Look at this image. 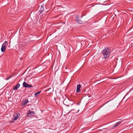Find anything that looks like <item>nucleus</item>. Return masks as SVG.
<instances>
[{"instance_id":"nucleus-1","label":"nucleus","mask_w":133,"mask_h":133,"mask_svg":"<svg viewBox=\"0 0 133 133\" xmlns=\"http://www.w3.org/2000/svg\"><path fill=\"white\" fill-rule=\"evenodd\" d=\"M111 52L110 49L108 47L105 48L102 50V52L105 59H106L109 56Z\"/></svg>"},{"instance_id":"nucleus-2","label":"nucleus","mask_w":133,"mask_h":133,"mask_svg":"<svg viewBox=\"0 0 133 133\" xmlns=\"http://www.w3.org/2000/svg\"><path fill=\"white\" fill-rule=\"evenodd\" d=\"M8 43L7 41H5L4 43H3L2 45V47L1 48V51L2 52H4L6 49V46L7 45H8Z\"/></svg>"},{"instance_id":"nucleus-3","label":"nucleus","mask_w":133,"mask_h":133,"mask_svg":"<svg viewBox=\"0 0 133 133\" xmlns=\"http://www.w3.org/2000/svg\"><path fill=\"white\" fill-rule=\"evenodd\" d=\"M44 4H41L39 6V8L40 9L39 10V11L40 12H42L44 10Z\"/></svg>"},{"instance_id":"nucleus-4","label":"nucleus","mask_w":133,"mask_h":133,"mask_svg":"<svg viewBox=\"0 0 133 133\" xmlns=\"http://www.w3.org/2000/svg\"><path fill=\"white\" fill-rule=\"evenodd\" d=\"M35 114V113L33 111H30L29 110V112L27 114V115L28 117H32L34 116Z\"/></svg>"},{"instance_id":"nucleus-5","label":"nucleus","mask_w":133,"mask_h":133,"mask_svg":"<svg viewBox=\"0 0 133 133\" xmlns=\"http://www.w3.org/2000/svg\"><path fill=\"white\" fill-rule=\"evenodd\" d=\"M70 102V101L68 99H65L63 101V104L66 105L68 107L69 106V103Z\"/></svg>"},{"instance_id":"nucleus-6","label":"nucleus","mask_w":133,"mask_h":133,"mask_svg":"<svg viewBox=\"0 0 133 133\" xmlns=\"http://www.w3.org/2000/svg\"><path fill=\"white\" fill-rule=\"evenodd\" d=\"M81 88V85L80 84L77 85V88L76 92L77 93H79L81 91L80 88Z\"/></svg>"},{"instance_id":"nucleus-7","label":"nucleus","mask_w":133,"mask_h":133,"mask_svg":"<svg viewBox=\"0 0 133 133\" xmlns=\"http://www.w3.org/2000/svg\"><path fill=\"white\" fill-rule=\"evenodd\" d=\"M20 85L19 84H18L15 86L13 88V89L14 90H17L18 88L19 87Z\"/></svg>"},{"instance_id":"nucleus-8","label":"nucleus","mask_w":133,"mask_h":133,"mask_svg":"<svg viewBox=\"0 0 133 133\" xmlns=\"http://www.w3.org/2000/svg\"><path fill=\"white\" fill-rule=\"evenodd\" d=\"M29 102V101L28 100H25L24 102H23L21 104V105L22 106H23L27 104V103Z\"/></svg>"},{"instance_id":"nucleus-9","label":"nucleus","mask_w":133,"mask_h":133,"mask_svg":"<svg viewBox=\"0 0 133 133\" xmlns=\"http://www.w3.org/2000/svg\"><path fill=\"white\" fill-rule=\"evenodd\" d=\"M77 22L78 24H81L83 23L82 21L80 19V18H79L76 21Z\"/></svg>"},{"instance_id":"nucleus-10","label":"nucleus","mask_w":133,"mask_h":133,"mask_svg":"<svg viewBox=\"0 0 133 133\" xmlns=\"http://www.w3.org/2000/svg\"><path fill=\"white\" fill-rule=\"evenodd\" d=\"M28 84H27L26 82H24L23 83V87L27 88V87L28 85Z\"/></svg>"},{"instance_id":"nucleus-11","label":"nucleus","mask_w":133,"mask_h":133,"mask_svg":"<svg viewBox=\"0 0 133 133\" xmlns=\"http://www.w3.org/2000/svg\"><path fill=\"white\" fill-rule=\"evenodd\" d=\"M41 91H38L35 94V96L36 97H37L38 96V95L40 94Z\"/></svg>"},{"instance_id":"nucleus-12","label":"nucleus","mask_w":133,"mask_h":133,"mask_svg":"<svg viewBox=\"0 0 133 133\" xmlns=\"http://www.w3.org/2000/svg\"><path fill=\"white\" fill-rule=\"evenodd\" d=\"M118 125H119V124L117 123L114 124V125L113 126L112 128H114L117 127V126H118Z\"/></svg>"},{"instance_id":"nucleus-13","label":"nucleus","mask_w":133,"mask_h":133,"mask_svg":"<svg viewBox=\"0 0 133 133\" xmlns=\"http://www.w3.org/2000/svg\"><path fill=\"white\" fill-rule=\"evenodd\" d=\"M79 16L78 15H76V16L75 17L76 21H77V20H78V19H79Z\"/></svg>"},{"instance_id":"nucleus-14","label":"nucleus","mask_w":133,"mask_h":133,"mask_svg":"<svg viewBox=\"0 0 133 133\" xmlns=\"http://www.w3.org/2000/svg\"><path fill=\"white\" fill-rule=\"evenodd\" d=\"M79 16L78 15H76V16L75 17L76 21H77V20H78V19H79Z\"/></svg>"},{"instance_id":"nucleus-15","label":"nucleus","mask_w":133,"mask_h":133,"mask_svg":"<svg viewBox=\"0 0 133 133\" xmlns=\"http://www.w3.org/2000/svg\"><path fill=\"white\" fill-rule=\"evenodd\" d=\"M18 117H19V116H15L14 117V119H13L14 121H15L16 120V119H18Z\"/></svg>"},{"instance_id":"nucleus-16","label":"nucleus","mask_w":133,"mask_h":133,"mask_svg":"<svg viewBox=\"0 0 133 133\" xmlns=\"http://www.w3.org/2000/svg\"><path fill=\"white\" fill-rule=\"evenodd\" d=\"M32 87H33L32 85L28 84V85L27 87V88H30Z\"/></svg>"},{"instance_id":"nucleus-17","label":"nucleus","mask_w":133,"mask_h":133,"mask_svg":"<svg viewBox=\"0 0 133 133\" xmlns=\"http://www.w3.org/2000/svg\"><path fill=\"white\" fill-rule=\"evenodd\" d=\"M12 77V76H10L9 78H6L5 79V80H8L10 78H11Z\"/></svg>"},{"instance_id":"nucleus-18","label":"nucleus","mask_w":133,"mask_h":133,"mask_svg":"<svg viewBox=\"0 0 133 133\" xmlns=\"http://www.w3.org/2000/svg\"><path fill=\"white\" fill-rule=\"evenodd\" d=\"M122 121H119V122H117V123L119 125V124H120L121 123H122Z\"/></svg>"},{"instance_id":"nucleus-19","label":"nucleus","mask_w":133,"mask_h":133,"mask_svg":"<svg viewBox=\"0 0 133 133\" xmlns=\"http://www.w3.org/2000/svg\"><path fill=\"white\" fill-rule=\"evenodd\" d=\"M14 10V9H12L11 10L10 12H12Z\"/></svg>"},{"instance_id":"nucleus-20","label":"nucleus","mask_w":133,"mask_h":133,"mask_svg":"<svg viewBox=\"0 0 133 133\" xmlns=\"http://www.w3.org/2000/svg\"><path fill=\"white\" fill-rule=\"evenodd\" d=\"M17 8V7H15V8L14 9H15V10L16 9V10H17V8Z\"/></svg>"},{"instance_id":"nucleus-21","label":"nucleus","mask_w":133,"mask_h":133,"mask_svg":"<svg viewBox=\"0 0 133 133\" xmlns=\"http://www.w3.org/2000/svg\"><path fill=\"white\" fill-rule=\"evenodd\" d=\"M12 14H14V12H13V13H12Z\"/></svg>"}]
</instances>
